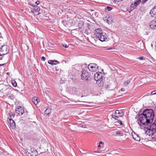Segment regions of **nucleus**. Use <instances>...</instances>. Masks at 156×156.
<instances>
[{
	"label": "nucleus",
	"mask_w": 156,
	"mask_h": 156,
	"mask_svg": "<svg viewBox=\"0 0 156 156\" xmlns=\"http://www.w3.org/2000/svg\"><path fill=\"white\" fill-rule=\"evenodd\" d=\"M139 117L140 122L143 125L150 124L153 121L154 117V111L152 109H146L142 114H139Z\"/></svg>",
	"instance_id": "f257e3e1"
},
{
	"label": "nucleus",
	"mask_w": 156,
	"mask_h": 156,
	"mask_svg": "<svg viewBox=\"0 0 156 156\" xmlns=\"http://www.w3.org/2000/svg\"><path fill=\"white\" fill-rule=\"evenodd\" d=\"M145 125L144 132L149 136H152L156 131V123H154L150 125L147 124Z\"/></svg>",
	"instance_id": "f03ea898"
},
{
	"label": "nucleus",
	"mask_w": 156,
	"mask_h": 156,
	"mask_svg": "<svg viewBox=\"0 0 156 156\" xmlns=\"http://www.w3.org/2000/svg\"><path fill=\"white\" fill-rule=\"evenodd\" d=\"M82 73L81 74V78L82 80H85L86 81H87L90 78V75L87 70L84 69H82L81 71Z\"/></svg>",
	"instance_id": "7ed1b4c3"
},
{
	"label": "nucleus",
	"mask_w": 156,
	"mask_h": 156,
	"mask_svg": "<svg viewBox=\"0 0 156 156\" xmlns=\"http://www.w3.org/2000/svg\"><path fill=\"white\" fill-rule=\"evenodd\" d=\"M123 115V113L122 112H120L119 110H116L115 112L112 115V118L115 119V120H118V118L122 116Z\"/></svg>",
	"instance_id": "20e7f679"
},
{
	"label": "nucleus",
	"mask_w": 156,
	"mask_h": 156,
	"mask_svg": "<svg viewBox=\"0 0 156 156\" xmlns=\"http://www.w3.org/2000/svg\"><path fill=\"white\" fill-rule=\"evenodd\" d=\"M9 50V47L6 45L2 46L1 48V56L7 54Z\"/></svg>",
	"instance_id": "39448f33"
},
{
	"label": "nucleus",
	"mask_w": 156,
	"mask_h": 156,
	"mask_svg": "<svg viewBox=\"0 0 156 156\" xmlns=\"http://www.w3.org/2000/svg\"><path fill=\"white\" fill-rule=\"evenodd\" d=\"M141 0H135L130 5V8L131 11L135 9L141 2Z\"/></svg>",
	"instance_id": "423d86ee"
},
{
	"label": "nucleus",
	"mask_w": 156,
	"mask_h": 156,
	"mask_svg": "<svg viewBox=\"0 0 156 156\" xmlns=\"http://www.w3.org/2000/svg\"><path fill=\"white\" fill-rule=\"evenodd\" d=\"M87 68L90 71L93 72L96 71L98 67L97 64L91 63L88 65Z\"/></svg>",
	"instance_id": "0eeeda50"
},
{
	"label": "nucleus",
	"mask_w": 156,
	"mask_h": 156,
	"mask_svg": "<svg viewBox=\"0 0 156 156\" xmlns=\"http://www.w3.org/2000/svg\"><path fill=\"white\" fill-rule=\"evenodd\" d=\"M15 111L19 115H21L24 113V108L22 107L18 106L16 108Z\"/></svg>",
	"instance_id": "6e6552de"
},
{
	"label": "nucleus",
	"mask_w": 156,
	"mask_h": 156,
	"mask_svg": "<svg viewBox=\"0 0 156 156\" xmlns=\"http://www.w3.org/2000/svg\"><path fill=\"white\" fill-rule=\"evenodd\" d=\"M102 73L98 72L95 73L94 76V78L95 80H102L103 76Z\"/></svg>",
	"instance_id": "1a4fd4ad"
},
{
	"label": "nucleus",
	"mask_w": 156,
	"mask_h": 156,
	"mask_svg": "<svg viewBox=\"0 0 156 156\" xmlns=\"http://www.w3.org/2000/svg\"><path fill=\"white\" fill-rule=\"evenodd\" d=\"M97 39H98L101 41H105L107 39V35L106 33L103 32Z\"/></svg>",
	"instance_id": "9d476101"
},
{
	"label": "nucleus",
	"mask_w": 156,
	"mask_h": 156,
	"mask_svg": "<svg viewBox=\"0 0 156 156\" xmlns=\"http://www.w3.org/2000/svg\"><path fill=\"white\" fill-rule=\"evenodd\" d=\"M94 34L96 36V38L97 39V38L99 37L102 33H103L102 30L100 28H98L95 29L94 30Z\"/></svg>",
	"instance_id": "9b49d317"
},
{
	"label": "nucleus",
	"mask_w": 156,
	"mask_h": 156,
	"mask_svg": "<svg viewBox=\"0 0 156 156\" xmlns=\"http://www.w3.org/2000/svg\"><path fill=\"white\" fill-rule=\"evenodd\" d=\"M30 151V152H29V153L30 154L31 156H36L37 154V151L34 148H31Z\"/></svg>",
	"instance_id": "f8f14e48"
},
{
	"label": "nucleus",
	"mask_w": 156,
	"mask_h": 156,
	"mask_svg": "<svg viewBox=\"0 0 156 156\" xmlns=\"http://www.w3.org/2000/svg\"><path fill=\"white\" fill-rule=\"evenodd\" d=\"M150 27L152 29H156V21L154 19L150 23Z\"/></svg>",
	"instance_id": "ddd939ff"
},
{
	"label": "nucleus",
	"mask_w": 156,
	"mask_h": 156,
	"mask_svg": "<svg viewBox=\"0 0 156 156\" xmlns=\"http://www.w3.org/2000/svg\"><path fill=\"white\" fill-rule=\"evenodd\" d=\"M151 16L153 17H156V9L154 7L152 9L150 12Z\"/></svg>",
	"instance_id": "4468645a"
},
{
	"label": "nucleus",
	"mask_w": 156,
	"mask_h": 156,
	"mask_svg": "<svg viewBox=\"0 0 156 156\" xmlns=\"http://www.w3.org/2000/svg\"><path fill=\"white\" fill-rule=\"evenodd\" d=\"M9 120L11 127L13 129L15 128L16 127V125L14 121L12 119H9Z\"/></svg>",
	"instance_id": "2eb2a0df"
},
{
	"label": "nucleus",
	"mask_w": 156,
	"mask_h": 156,
	"mask_svg": "<svg viewBox=\"0 0 156 156\" xmlns=\"http://www.w3.org/2000/svg\"><path fill=\"white\" fill-rule=\"evenodd\" d=\"M1 92H3L4 90H6L7 89L9 88L8 86L4 84H1Z\"/></svg>",
	"instance_id": "dca6fc26"
},
{
	"label": "nucleus",
	"mask_w": 156,
	"mask_h": 156,
	"mask_svg": "<svg viewBox=\"0 0 156 156\" xmlns=\"http://www.w3.org/2000/svg\"><path fill=\"white\" fill-rule=\"evenodd\" d=\"M48 63L51 65H56L59 62L58 61L55 60H49L48 61Z\"/></svg>",
	"instance_id": "f3484780"
},
{
	"label": "nucleus",
	"mask_w": 156,
	"mask_h": 156,
	"mask_svg": "<svg viewBox=\"0 0 156 156\" xmlns=\"http://www.w3.org/2000/svg\"><path fill=\"white\" fill-rule=\"evenodd\" d=\"M10 89L8 88L6 90H4V91L2 92V93L4 94V95L3 96H7L10 94Z\"/></svg>",
	"instance_id": "a211bd4d"
},
{
	"label": "nucleus",
	"mask_w": 156,
	"mask_h": 156,
	"mask_svg": "<svg viewBox=\"0 0 156 156\" xmlns=\"http://www.w3.org/2000/svg\"><path fill=\"white\" fill-rule=\"evenodd\" d=\"M133 138L137 141H140V137L138 135L134 134L132 135Z\"/></svg>",
	"instance_id": "6ab92c4d"
},
{
	"label": "nucleus",
	"mask_w": 156,
	"mask_h": 156,
	"mask_svg": "<svg viewBox=\"0 0 156 156\" xmlns=\"http://www.w3.org/2000/svg\"><path fill=\"white\" fill-rule=\"evenodd\" d=\"M32 101L35 105H37L39 102V101H38V98L36 97H34L32 98Z\"/></svg>",
	"instance_id": "aec40b11"
},
{
	"label": "nucleus",
	"mask_w": 156,
	"mask_h": 156,
	"mask_svg": "<svg viewBox=\"0 0 156 156\" xmlns=\"http://www.w3.org/2000/svg\"><path fill=\"white\" fill-rule=\"evenodd\" d=\"M116 136H123V133L120 131H117L116 132Z\"/></svg>",
	"instance_id": "412c9836"
},
{
	"label": "nucleus",
	"mask_w": 156,
	"mask_h": 156,
	"mask_svg": "<svg viewBox=\"0 0 156 156\" xmlns=\"http://www.w3.org/2000/svg\"><path fill=\"white\" fill-rule=\"evenodd\" d=\"M83 22L82 21H80V22L78 23V27L79 29H81L82 27L83 26Z\"/></svg>",
	"instance_id": "4be33fe9"
},
{
	"label": "nucleus",
	"mask_w": 156,
	"mask_h": 156,
	"mask_svg": "<svg viewBox=\"0 0 156 156\" xmlns=\"http://www.w3.org/2000/svg\"><path fill=\"white\" fill-rule=\"evenodd\" d=\"M51 112V109L47 108L45 111L44 113L46 115H48Z\"/></svg>",
	"instance_id": "5701e85b"
},
{
	"label": "nucleus",
	"mask_w": 156,
	"mask_h": 156,
	"mask_svg": "<svg viewBox=\"0 0 156 156\" xmlns=\"http://www.w3.org/2000/svg\"><path fill=\"white\" fill-rule=\"evenodd\" d=\"M33 8H34V11L36 12H38L40 10V8L37 6L34 5Z\"/></svg>",
	"instance_id": "b1692460"
},
{
	"label": "nucleus",
	"mask_w": 156,
	"mask_h": 156,
	"mask_svg": "<svg viewBox=\"0 0 156 156\" xmlns=\"http://www.w3.org/2000/svg\"><path fill=\"white\" fill-rule=\"evenodd\" d=\"M9 114L10 118V119H12L13 118L15 115V114L13 112H10Z\"/></svg>",
	"instance_id": "393cba45"
},
{
	"label": "nucleus",
	"mask_w": 156,
	"mask_h": 156,
	"mask_svg": "<svg viewBox=\"0 0 156 156\" xmlns=\"http://www.w3.org/2000/svg\"><path fill=\"white\" fill-rule=\"evenodd\" d=\"M130 80H126L124 82V85L125 86H127L130 83Z\"/></svg>",
	"instance_id": "a878e982"
},
{
	"label": "nucleus",
	"mask_w": 156,
	"mask_h": 156,
	"mask_svg": "<svg viewBox=\"0 0 156 156\" xmlns=\"http://www.w3.org/2000/svg\"><path fill=\"white\" fill-rule=\"evenodd\" d=\"M96 80L97 81V84H98L99 86H102L101 81L102 80Z\"/></svg>",
	"instance_id": "bb28decb"
},
{
	"label": "nucleus",
	"mask_w": 156,
	"mask_h": 156,
	"mask_svg": "<svg viewBox=\"0 0 156 156\" xmlns=\"http://www.w3.org/2000/svg\"><path fill=\"white\" fill-rule=\"evenodd\" d=\"M11 83L12 86L14 87H16L17 86V83L14 80H12Z\"/></svg>",
	"instance_id": "cd10ccee"
},
{
	"label": "nucleus",
	"mask_w": 156,
	"mask_h": 156,
	"mask_svg": "<svg viewBox=\"0 0 156 156\" xmlns=\"http://www.w3.org/2000/svg\"><path fill=\"white\" fill-rule=\"evenodd\" d=\"M105 10L107 11H110L112 9V8L109 6H107L105 7Z\"/></svg>",
	"instance_id": "c85d7f7f"
},
{
	"label": "nucleus",
	"mask_w": 156,
	"mask_h": 156,
	"mask_svg": "<svg viewBox=\"0 0 156 156\" xmlns=\"http://www.w3.org/2000/svg\"><path fill=\"white\" fill-rule=\"evenodd\" d=\"M62 23L65 26H66L67 25H68V24L66 23V22H65L64 21H62Z\"/></svg>",
	"instance_id": "c756f323"
},
{
	"label": "nucleus",
	"mask_w": 156,
	"mask_h": 156,
	"mask_svg": "<svg viewBox=\"0 0 156 156\" xmlns=\"http://www.w3.org/2000/svg\"><path fill=\"white\" fill-rule=\"evenodd\" d=\"M28 5L32 6L33 7H34V5L31 2H30L28 3Z\"/></svg>",
	"instance_id": "7c9ffc66"
},
{
	"label": "nucleus",
	"mask_w": 156,
	"mask_h": 156,
	"mask_svg": "<svg viewBox=\"0 0 156 156\" xmlns=\"http://www.w3.org/2000/svg\"><path fill=\"white\" fill-rule=\"evenodd\" d=\"M156 94V91H153L151 93V95H155Z\"/></svg>",
	"instance_id": "2f4dec72"
},
{
	"label": "nucleus",
	"mask_w": 156,
	"mask_h": 156,
	"mask_svg": "<svg viewBox=\"0 0 156 156\" xmlns=\"http://www.w3.org/2000/svg\"><path fill=\"white\" fill-rule=\"evenodd\" d=\"M41 59L42 61H45L46 60V58L44 56H42L41 58Z\"/></svg>",
	"instance_id": "473e14b6"
},
{
	"label": "nucleus",
	"mask_w": 156,
	"mask_h": 156,
	"mask_svg": "<svg viewBox=\"0 0 156 156\" xmlns=\"http://www.w3.org/2000/svg\"><path fill=\"white\" fill-rule=\"evenodd\" d=\"M109 86V85H108V84H105V88L106 89L108 88Z\"/></svg>",
	"instance_id": "72a5a7b5"
},
{
	"label": "nucleus",
	"mask_w": 156,
	"mask_h": 156,
	"mask_svg": "<svg viewBox=\"0 0 156 156\" xmlns=\"http://www.w3.org/2000/svg\"><path fill=\"white\" fill-rule=\"evenodd\" d=\"M138 58L140 60H144V58L143 57H140Z\"/></svg>",
	"instance_id": "f704fd0d"
},
{
	"label": "nucleus",
	"mask_w": 156,
	"mask_h": 156,
	"mask_svg": "<svg viewBox=\"0 0 156 156\" xmlns=\"http://www.w3.org/2000/svg\"><path fill=\"white\" fill-rule=\"evenodd\" d=\"M118 122H119L120 125H122V122L120 120H119L118 121Z\"/></svg>",
	"instance_id": "c9c22d12"
},
{
	"label": "nucleus",
	"mask_w": 156,
	"mask_h": 156,
	"mask_svg": "<svg viewBox=\"0 0 156 156\" xmlns=\"http://www.w3.org/2000/svg\"><path fill=\"white\" fill-rule=\"evenodd\" d=\"M123 0H114V2H118L120 1H122Z\"/></svg>",
	"instance_id": "e433bc0d"
},
{
	"label": "nucleus",
	"mask_w": 156,
	"mask_h": 156,
	"mask_svg": "<svg viewBox=\"0 0 156 156\" xmlns=\"http://www.w3.org/2000/svg\"><path fill=\"white\" fill-rule=\"evenodd\" d=\"M35 3L37 5L40 4V1H37L35 2Z\"/></svg>",
	"instance_id": "4c0bfd02"
},
{
	"label": "nucleus",
	"mask_w": 156,
	"mask_h": 156,
	"mask_svg": "<svg viewBox=\"0 0 156 156\" xmlns=\"http://www.w3.org/2000/svg\"><path fill=\"white\" fill-rule=\"evenodd\" d=\"M63 46L66 48H67L68 47V46L67 44H63Z\"/></svg>",
	"instance_id": "58836bf2"
},
{
	"label": "nucleus",
	"mask_w": 156,
	"mask_h": 156,
	"mask_svg": "<svg viewBox=\"0 0 156 156\" xmlns=\"http://www.w3.org/2000/svg\"><path fill=\"white\" fill-rule=\"evenodd\" d=\"M105 3H108L109 0H102Z\"/></svg>",
	"instance_id": "ea45409f"
},
{
	"label": "nucleus",
	"mask_w": 156,
	"mask_h": 156,
	"mask_svg": "<svg viewBox=\"0 0 156 156\" xmlns=\"http://www.w3.org/2000/svg\"><path fill=\"white\" fill-rule=\"evenodd\" d=\"M83 128H86V126L85 125H82L81 126Z\"/></svg>",
	"instance_id": "a19ab883"
},
{
	"label": "nucleus",
	"mask_w": 156,
	"mask_h": 156,
	"mask_svg": "<svg viewBox=\"0 0 156 156\" xmlns=\"http://www.w3.org/2000/svg\"><path fill=\"white\" fill-rule=\"evenodd\" d=\"M5 2V0H1V2L2 3H4Z\"/></svg>",
	"instance_id": "79ce46f5"
},
{
	"label": "nucleus",
	"mask_w": 156,
	"mask_h": 156,
	"mask_svg": "<svg viewBox=\"0 0 156 156\" xmlns=\"http://www.w3.org/2000/svg\"><path fill=\"white\" fill-rule=\"evenodd\" d=\"M6 63H3V64H1V66H3L4 65H6Z\"/></svg>",
	"instance_id": "37998d69"
},
{
	"label": "nucleus",
	"mask_w": 156,
	"mask_h": 156,
	"mask_svg": "<svg viewBox=\"0 0 156 156\" xmlns=\"http://www.w3.org/2000/svg\"><path fill=\"white\" fill-rule=\"evenodd\" d=\"M120 90L122 91H124L125 90V89L124 88H122V89H121Z\"/></svg>",
	"instance_id": "c03bdc74"
},
{
	"label": "nucleus",
	"mask_w": 156,
	"mask_h": 156,
	"mask_svg": "<svg viewBox=\"0 0 156 156\" xmlns=\"http://www.w3.org/2000/svg\"><path fill=\"white\" fill-rule=\"evenodd\" d=\"M12 98H13V97L12 96H9V98L11 99H12Z\"/></svg>",
	"instance_id": "a18cd8bd"
},
{
	"label": "nucleus",
	"mask_w": 156,
	"mask_h": 156,
	"mask_svg": "<svg viewBox=\"0 0 156 156\" xmlns=\"http://www.w3.org/2000/svg\"><path fill=\"white\" fill-rule=\"evenodd\" d=\"M99 144H104V143H103V142L102 141H100L99 142Z\"/></svg>",
	"instance_id": "49530a36"
},
{
	"label": "nucleus",
	"mask_w": 156,
	"mask_h": 156,
	"mask_svg": "<svg viewBox=\"0 0 156 156\" xmlns=\"http://www.w3.org/2000/svg\"><path fill=\"white\" fill-rule=\"evenodd\" d=\"M101 151H95L94 152L95 153H98H98H101Z\"/></svg>",
	"instance_id": "de8ad7c7"
},
{
	"label": "nucleus",
	"mask_w": 156,
	"mask_h": 156,
	"mask_svg": "<svg viewBox=\"0 0 156 156\" xmlns=\"http://www.w3.org/2000/svg\"><path fill=\"white\" fill-rule=\"evenodd\" d=\"M148 0H143L142 1L144 3L146 2V1H147Z\"/></svg>",
	"instance_id": "09e8293b"
},
{
	"label": "nucleus",
	"mask_w": 156,
	"mask_h": 156,
	"mask_svg": "<svg viewBox=\"0 0 156 156\" xmlns=\"http://www.w3.org/2000/svg\"><path fill=\"white\" fill-rule=\"evenodd\" d=\"M151 95V93H150V94H149V93H148L147 94V95H145V96H149V95Z\"/></svg>",
	"instance_id": "8fccbe9b"
},
{
	"label": "nucleus",
	"mask_w": 156,
	"mask_h": 156,
	"mask_svg": "<svg viewBox=\"0 0 156 156\" xmlns=\"http://www.w3.org/2000/svg\"><path fill=\"white\" fill-rule=\"evenodd\" d=\"M31 12L33 13H34V11L31 10Z\"/></svg>",
	"instance_id": "3c124183"
},
{
	"label": "nucleus",
	"mask_w": 156,
	"mask_h": 156,
	"mask_svg": "<svg viewBox=\"0 0 156 156\" xmlns=\"http://www.w3.org/2000/svg\"><path fill=\"white\" fill-rule=\"evenodd\" d=\"M101 145V144H99L98 145V147H101V145Z\"/></svg>",
	"instance_id": "603ef678"
},
{
	"label": "nucleus",
	"mask_w": 156,
	"mask_h": 156,
	"mask_svg": "<svg viewBox=\"0 0 156 156\" xmlns=\"http://www.w3.org/2000/svg\"><path fill=\"white\" fill-rule=\"evenodd\" d=\"M112 49V48H108L107 49L108 50H111V49Z\"/></svg>",
	"instance_id": "864d4df0"
},
{
	"label": "nucleus",
	"mask_w": 156,
	"mask_h": 156,
	"mask_svg": "<svg viewBox=\"0 0 156 156\" xmlns=\"http://www.w3.org/2000/svg\"><path fill=\"white\" fill-rule=\"evenodd\" d=\"M75 89H76V88H75V87H74L73 88V90H75Z\"/></svg>",
	"instance_id": "5fc2aeb1"
},
{
	"label": "nucleus",
	"mask_w": 156,
	"mask_h": 156,
	"mask_svg": "<svg viewBox=\"0 0 156 156\" xmlns=\"http://www.w3.org/2000/svg\"><path fill=\"white\" fill-rule=\"evenodd\" d=\"M154 8L156 9V5L154 7Z\"/></svg>",
	"instance_id": "6e6d98bb"
},
{
	"label": "nucleus",
	"mask_w": 156,
	"mask_h": 156,
	"mask_svg": "<svg viewBox=\"0 0 156 156\" xmlns=\"http://www.w3.org/2000/svg\"><path fill=\"white\" fill-rule=\"evenodd\" d=\"M152 47H153V44H152L151 45Z\"/></svg>",
	"instance_id": "4d7b16f0"
},
{
	"label": "nucleus",
	"mask_w": 156,
	"mask_h": 156,
	"mask_svg": "<svg viewBox=\"0 0 156 156\" xmlns=\"http://www.w3.org/2000/svg\"><path fill=\"white\" fill-rule=\"evenodd\" d=\"M9 74V73H7V74Z\"/></svg>",
	"instance_id": "13d9d810"
},
{
	"label": "nucleus",
	"mask_w": 156,
	"mask_h": 156,
	"mask_svg": "<svg viewBox=\"0 0 156 156\" xmlns=\"http://www.w3.org/2000/svg\"><path fill=\"white\" fill-rule=\"evenodd\" d=\"M2 58H1H1H0V59L1 60Z\"/></svg>",
	"instance_id": "bf43d9fd"
},
{
	"label": "nucleus",
	"mask_w": 156,
	"mask_h": 156,
	"mask_svg": "<svg viewBox=\"0 0 156 156\" xmlns=\"http://www.w3.org/2000/svg\"><path fill=\"white\" fill-rule=\"evenodd\" d=\"M156 21V19H154Z\"/></svg>",
	"instance_id": "052dcab7"
},
{
	"label": "nucleus",
	"mask_w": 156,
	"mask_h": 156,
	"mask_svg": "<svg viewBox=\"0 0 156 156\" xmlns=\"http://www.w3.org/2000/svg\"><path fill=\"white\" fill-rule=\"evenodd\" d=\"M154 91H156V90H154Z\"/></svg>",
	"instance_id": "680f3d73"
}]
</instances>
